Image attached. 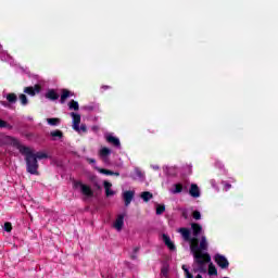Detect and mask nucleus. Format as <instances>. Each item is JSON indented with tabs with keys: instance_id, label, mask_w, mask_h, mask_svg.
I'll list each match as a JSON object with an SVG mask.
<instances>
[{
	"instance_id": "obj_18",
	"label": "nucleus",
	"mask_w": 278,
	"mask_h": 278,
	"mask_svg": "<svg viewBox=\"0 0 278 278\" xmlns=\"http://www.w3.org/2000/svg\"><path fill=\"white\" fill-rule=\"evenodd\" d=\"M184 190V186L181 184H176L170 189L172 194H179Z\"/></svg>"
},
{
	"instance_id": "obj_30",
	"label": "nucleus",
	"mask_w": 278,
	"mask_h": 278,
	"mask_svg": "<svg viewBox=\"0 0 278 278\" xmlns=\"http://www.w3.org/2000/svg\"><path fill=\"white\" fill-rule=\"evenodd\" d=\"M4 231H8V233H10V231H12V223L7 222L4 224Z\"/></svg>"
},
{
	"instance_id": "obj_25",
	"label": "nucleus",
	"mask_w": 278,
	"mask_h": 278,
	"mask_svg": "<svg viewBox=\"0 0 278 278\" xmlns=\"http://www.w3.org/2000/svg\"><path fill=\"white\" fill-rule=\"evenodd\" d=\"M166 212V206L164 204H157L156 205V214L157 216L164 214Z\"/></svg>"
},
{
	"instance_id": "obj_19",
	"label": "nucleus",
	"mask_w": 278,
	"mask_h": 278,
	"mask_svg": "<svg viewBox=\"0 0 278 278\" xmlns=\"http://www.w3.org/2000/svg\"><path fill=\"white\" fill-rule=\"evenodd\" d=\"M191 229L193 231V236H199V233L203 231V227H201L199 224H192Z\"/></svg>"
},
{
	"instance_id": "obj_10",
	"label": "nucleus",
	"mask_w": 278,
	"mask_h": 278,
	"mask_svg": "<svg viewBox=\"0 0 278 278\" xmlns=\"http://www.w3.org/2000/svg\"><path fill=\"white\" fill-rule=\"evenodd\" d=\"M46 99H49L50 101H58V99H60V92L55 89H48L46 92Z\"/></svg>"
},
{
	"instance_id": "obj_5",
	"label": "nucleus",
	"mask_w": 278,
	"mask_h": 278,
	"mask_svg": "<svg viewBox=\"0 0 278 278\" xmlns=\"http://www.w3.org/2000/svg\"><path fill=\"white\" fill-rule=\"evenodd\" d=\"M113 229L118 232L125 229V214H119L115 217V220L113 222Z\"/></svg>"
},
{
	"instance_id": "obj_21",
	"label": "nucleus",
	"mask_w": 278,
	"mask_h": 278,
	"mask_svg": "<svg viewBox=\"0 0 278 278\" xmlns=\"http://www.w3.org/2000/svg\"><path fill=\"white\" fill-rule=\"evenodd\" d=\"M35 160H47L49 157V154L47 152H34Z\"/></svg>"
},
{
	"instance_id": "obj_9",
	"label": "nucleus",
	"mask_w": 278,
	"mask_h": 278,
	"mask_svg": "<svg viewBox=\"0 0 278 278\" xmlns=\"http://www.w3.org/2000/svg\"><path fill=\"white\" fill-rule=\"evenodd\" d=\"M162 240L164 244L169 249L170 251H177V248L175 247V242L168 237L167 235H162Z\"/></svg>"
},
{
	"instance_id": "obj_29",
	"label": "nucleus",
	"mask_w": 278,
	"mask_h": 278,
	"mask_svg": "<svg viewBox=\"0 0 278 278\" xmlns=\"http://www.w3.org/2000/svg\"><path fill=\"white\" fill-rule=\"evenodd\" d=\"M182 270L185 271L186 278H194V276H192V274H190V270L188 269V267L186 265H182Z\"/></svg>"
},
{
	"instance_id": "obj_32",
	"label": "nucleus",
	"mask_w": 278,
	"mask_h": 278,
	"mask_svg": "<svg viewBox=\"0 0 278 278\" xmlns=\"http://www.w3.org/2000/svg\"><path fill=\"white\" fill-rule=\"evenodd\" d=\"M5 55V50H3V46L0 45V58H3Z\"/></svg>"
},
{
	"instance_id": "obj_34",
	"label": "nucleus",
	"mask_w": 278,
	"mask_h": 278,
	"mask_svg": "<svg viewBox=\"0 0 278 278\" xmlns=\"http://www.w3.org/2000/svg\"><path fill=\"white\" fill-rule=\"evenodd\" d=\"M0 127H5V122L0 119Z\"/></svg>"
},
{
	"instance_id": "obj_22",
	"label": "nucleus",
	"mask_w": 278,
	"mask_h": 278,
	"mask_svg": "<svg viewBox=\"0 0 278 278\" xmlns=\"http://www.w3.org/2000/svg\"><path fill=\"white\" fill-rule=\"evenodd\" d=\"M170 270V267L168 266V264H164L161 268V275L162 277H168V273Z\"/></svg>"
},
{
	"instance_id": "obj_3",
	"label": "nucleus",
	"mask_w": 278,
	"mask_h": 278,
	"mask_svg": "<svg viewBox=\"0 0 278 278\" xmlns=\"http://www.w3.org/2000/svg\"><path fill=\"white\" fill-rule=\"evenodd\" d=\"M72 127L77 134H86L88 128L86 124H81V115L79 113H72Z\"/></svg>"
},
{
	"instance_id": "obj_14",
	"label": "nucleus",
	"mask_w": 278,
	"mask_h": 278,
	"mask_svg": "<svg viewBox=\"0 0 278 278\" xmlns=\"http://www.w3.org/2000/svg\"><path fill=\"white\" fill-rule=\"evenodd\" d=\"M103 186H104V190H105L106 197H114V194H116V191H114V190L112 189V182L105 180V181L103 182Z\"/></svg>"
},
{
	"instance_id": "obj_6",
	"label": "nucleus",
	"mask_w": 278,
	"mask_h": 278,
	"mask_svg": "<svg viewBox=\"0 0 278 278\" xmlns=\"http://www.w3.org/2000/svg\"><path fill=\"white\" fill-rule=\"evenodd\" d=\"M215 262L219 266V268H229V261H227V257L220 254L215 255Z\"/></svg>"
},
{
	"instance_id": "obj_1",
	"label": "nucleus",
	"mask_w": 278,
	"mask_h": 278,
	"mask_svg": "<svg viewBox=\"0 0 278 278\" xmlns=\"http://www.w3.org/2000/svg\"><path fill=\"white\" fill-rule=\"evenodd\" d=\"M178 232L181 233L186 242L190 243V250L194 257L193 273H206V266L210 264V262H212L210 254L202 252L207 251V239L203 236L199 245V239H197V237L190 238V230L187 228H180L178 229Z\"/></svg>"
},
{
	"instance_id": "obj_28",
	"label": "nucleus",
	"mask_w": 278,
	"mask_h": 278,
	"mask_svg": "<svg viewBox=\"0 0 278 278\" xmlns=\"http://www.w3.org/2000/svg\"><path fill=\"white\" fill-rule=\"evenodd\" d=\"M71 110H74L75 112H77L79 110V102L72 100L71 101Z\"/></svg>"
},
{
	"instance_id": "obj_13",
	"label": "nucleus",
	"mask_w": 278,
	"mask_h": 278,
	"mask_svg": "<svg viewBox=\"0 0 278 278\" xmlns=\"http://www.w3.org/2000/svg\"><path fill=\"white\" fill-rule=\"evenodd\" d=\"M105 138L106 142H109L110 144H113L114 147H121V139L113 136L112 134L106 135Z\"/></svg>"
},
{
	"instance_id": "obj_2",
	"label": "nucleus",
	"mask_w": 278,
	"mask_h": 278,
	"mask_svg": "<svg viewBox=\"0 0 278 278\" xmlns=\"http://www.w3.org/2000/svg\"><path fill=\"white\" fill-rule=\"evenodd\" d=\"M2 144H9L10 147H15V149H18L20 153L26 155L25 161L27 173H29L30 175H38V161L36 160L31 148L25 147L21 144V141H18L17 139L8 136L3 137Z\"/></svg>"
},
{
	"instance_id": "obj_16",
	"label": "nucleus",
	"mask_w": 278,
	"mask_h": 278,
	"mask_svg": "<svg viewBox=\"0 0 278 278\" xmlns=\"http://www.w3.org/2000/svg\"><path fill=\"white\" fill-rule=\"evenodd\" d=\"M50 136L52 137V140H62V138H64L62 130H52L50 131Z\"/></svg>"
},
{
	"instance_id": "obj_20",
	"label": "nucleus",
	"mask_w": 278,
	"mask_h": 278,
	"mask_svg": "<svg viewBox=\"0 0 278 278\" xmlns=\"http://www.w3.org/2000/svg\"><path fill=\"white\" fill-rule=\"evenodd\" d=\"M140 198L147 203V202L151 201V199H153V193H151L149 191H144L140 194Z\"/></svg>"
},
{
	"instance_id": "obj_4",
	"label": "nucleus",
	"mask_w": 278,
	"mask_h": 278,
	"mask_svg": "<svg viewBox=\"0 0 278 278\" xmlns=\"http://www.w3.org/2000/svg\"><path fill=\"white\" fill-rule=\"evenodd\" d=\"M78 190H80L83 197L85 199H92L94 197V191H92V188L86 184L78 182L75 185Z\"/></svg>"
},
{
	"instance_id": "obj_15",
	"label": "nucleus",
	"mask_w": 278,
	"mask_h": 278,
	"mask_svg": "<svg viewBox=\"0 0 278 278\" xmlns=\"http://www.w3.org/2000/svg\"><path fill=\"white\" fill-rule=\"evenodd\" d=\"M94 168H96V170H98V173H101V175H114L115 177L121 176V174L118 172H112V170L104 169V168L97 167V166H94Z\"/></svg>"
},
{
	"instance_id": "obj_23",
	"label": "nucleus",
	"mask_w": 278,
	"mask_h": 278,
	"mask_svg": "<svg viewBox=\"0 0 278 278\" xmlns=\"http://www.w3.org/2000/svg\"><path fill=\"white\" fill-rule=\"evenodd\" d=\"M68 97H71V92L66 89H63L61 93V103H64Z\"/></svg>"
},
{
	"instance_id": "obj_8",
	"label": "nucleus",
	"mask_w": 278,
	"mask_h": 278,
	"mask_svg": "<svg viewBox=\"0 0 278 278\" xmlns=\"http://www.w3.org/2000/svg\"><path fill=\"white\" fill-rule=\"evenodd\" d=\"M136 194L135 191L128 190L123 192V199L125 205H130L131 201H134V195Z\"/></svg>"
},
{
	"instance_id": "obj_7",
	"label": "nucleus",
	"mask_w": 278,
	"mask_h": 278,
	"mask_svg": "<svg viewBox=\"0 0 278 278\" xmlns=\"http://www.w3.org/2000/svg\"><path fill=\"white\" fill-rule=\"evenodd\" d=\"M41 87L40 85H35L34 87H26L24 89L25 94H29L30 97H36L38 92H40Z\"/></svg>"
},
{
	"instance_id": "obj_17",
	"label": "nucleus",
	"mask_w": 278,
	"mask_h": 278,
	"mask_svg": "<svg viewBox=\"0 0 278 278\" xmlns=\"http://www.w3.org/2000/svg\"><path fill=\"white\" fill-rule=\"evenodd\" d=\"M46 121H47L48 125H50L51 127H58V125H60V123H62V121L58 117L47 118Z\"/></svg>"
},
{
	"instance_id": "obj_37",
	"label": "nucleus",
	"mask_w": 278,
	"mask_h": 278,
	"mask_svg": "<svg viewBox=\"0 0 278 278\" xmlns=\"http://www.w3.org/2000/svg\"><path fill=\"white\" fill-rule=\"evenodd\" d=\"M137 175H138V177H142V173H140L138 170H137Z\"/></svg>"
},
{
	"instance_id": "obj_24",
	"label": "nucleus",
	"mask_w": 278,
	"mask_h": 278,
	"mask_svg": "<svg viewBox=\"0 0 278 278\" xmlns=\"http://www.w3.org/2000/svg\"><path fill=\"white\" fill-rule=\"evenodd\" d=\"M18 99H20L21 105L25 106L29 103V100L27 99V96H25V93H21Z\"/></svg>"
},
{
	"instance_id": "obj_27",
	"label": "nucleus",
	"mask_w": 278,
	"mask_h": 278,
	"mask_svg": "<svg viewBox=\"0 0 278 278\" xmlns=\"http://www.w3.org/2000/svg\"><path fill=\"white\" fill-rule=\"evenodd\" d=\"M7 100L9 101V103H16V93H8Z\"/></svg>"
},
{
	"instance_id": "obj_12",
	"label": "nucleus",
	"mask_w": 278,
	"mask_h": 278,
	"mask_svg": "<svg viewBox=\"0 0 278 278\" xmlns=\"http://www.w3.org/2000/svg\"><path fill=\"white\" fill-rule=\"evenodd\" d=\"M190 197H193V199H199L201 197V190L199 189V186L197 184H192L189 189Z\"/></svg>"
},
{
	"instance_id": "obj_35",
	"label": "nucleus",
	"mask_w": 278,
	"mask_h": 278,
	"mask_svg": "<svg viewBox=\"0 0 278 278\" xmlns=\"http://www.w3.org/2000/svg\"><path fill=\"white\" fill-rule=\"evenodd\" d=\"M231 188V185H225V190H229Z\"/></svg>"
},
{
	"instance_id": "obj_31",
	"label": "nucleus",
	"mask_w": 278,
	"mask_h": 278,
	"mask_svg": "<svg viewBox=\"0 0 278 278\" xmlns=\"http://www.w3.org/2000/svg\"><path fill=\"white\" fill-rule=\"evenodd\" d=\"M192 216L195 220H201V212L194 211Z\"/></svg>"
},
{
	"instance_id": "obj_36",
	"label": "nucleus",
	"mask_w": 278,
	"mask_h": 278,
	"mask_svg": "<svg viewBox=\"0 0 278 278\" xmlns=\"http://www.w3.org/2000/svg\"><path fill=\"white\" fill-rule=\"evenodd\" d=\"M152 168H153L154 170H157V169L160 168V166H157V165H152Z\"/></svg>"
},
{
	"instance_id": "obj_11",
	"label": "nucleus",
	"mask_w": 278,
	"mask_h": 278,
	"mask_svg": "<svg viewBox=\"0 0 278 278\" xmlns=\"http://www.w3.org/2000/svg\"><path fill=\"white\" fill-rule=\"evenodd\" d=\"M112 154V150L110 148L106 147H102L99 150V156L101 157V160H103L104 162H106L108 157H110V155Z\"/></svg>"
},
{
	"instance_id": "obj_33",
	"label": "nucleus",
	"mask_w": 278,
	"mask_h": 278,
	"mask_svg": "<svg viewBox=\"0 0 278 278\" xmlns=\"http://www.w3.org/2000/svg\"><path fill=\"white\" fill-rule=\"evenodd\" d=\"M87 162H89V164H97V161L94 159H87Z\"/></svg>"
},
{
	"instance_id": "obj_26",
	"label": "nucleus",
	"mask_w": 278,
	"mask_h": 278,
	"mask_svg": "<svg viewBox=\"0 0 278 278\" xmlns=\"http://www.w3.org/2000/svg\"><path fill=\"white\" fill-rule=\"evenodd\" d=\"M208 275H218V270L216 269V266L214 264L210 263L208 265Z\"/></svg>"
}]
</instances>
